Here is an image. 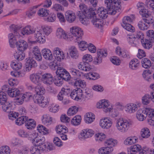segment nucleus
Listing matches in <instances>:
<instances>
[{
	"mask_svg": "<svg viewBox=\"0 0 154 154\" xmlns=\"http://www.w3.org/2000/svg\"><path fill=\"white\" fill-rule=\"evenodd\" d=\"M45 140V137L43 135H40L38 137L32 140V143L33 145L40 147L44 144Z\"/></svg>",
	"mask_w": 154,
	"mask_h": 154,
	"instance_id": "18",
	"label": "nucleus"
},
{
	"mask_svg": "<svg viewBox=\"0 0 154 154\" xmlns=\"http://www.w3.org/2000/svg\"><path fill=\"white\" fill-rule=\"evenodd\" d=\"M60 106L57 104L52 103L49 107V111L52 113H56L59 111Z\"/></svg>",
	"mask_w": 154,
	"mask_h": 154,
	"instance_id": "51",
	"label": "nucleus"
},
{
	"mask_svg": "<svg viewBox=\"0 0 154 154\" xmlns=\"http://www.w3.org/2000/svg\"><path fill=\"white\" fill-rule=\"evenodd\" d=\"M30 53L35 58L36 60L41 61L42 57L40 49L37 46L33 47L30 50Z\"/></svg>",
	"mask_w": 154,
	"mask_h": 154,
	"instance_id": "15",
	"label": "nucleus"
},
{
	"mask_svg": "<svg viewBox=\"0 0 154 154\" xmlns=\"http://www.w3.org/2000/svg\"><path fill=\"white\" fill-rule=\"evenodd\" d=\"M43 148V151L46 152L48 151H51L54 149V146L52 143L48 142L46 144H44L42 146Z\"/></svg>",
	"mask_w": 154,
	"mask_h": 154,
	"instance_id": "52",
	"label": "nucleus"
},
{
	"mask_svg": "<svg viewBox=\"0 0 154 154\" xmlns=\"http://www.w3.org/2000/svg\"><path fill=\"white\" fill-rule=\"evenodd\" d=\"M11 75L15 78H21L24 77L25 73L22 71H13L11 72Z\"/></svg>",
	"mask_w": 154,
	"mask_h": 154,
	"instance_id": "56",
	"label": "nucleus"
},
{
	"mask_svg": "<svg viewBox=\"0 0 154 154\" xmlns=\"http://www.w3.org/2000/svg\"><path fill=\"white\" fill-rule=\"evenodd\" d=\"M42 123L44 125H48L51 124L52 121V118L47 113L43 114L41 117Z\"/></svg>",
	"mask_w": 154,
	"mask_h": 154,
	"instance_id": "26",
	"label": "nucleus"
},
{
	"mask_svg": "<svg viewBox=\"0 0 154 154\" xmlns=\"http://www.w3.org/2000/svg\"><path fill=\"white\" fill-rule=\"evenodd\" d=\"M26 127L28 129H32L36 126V123L35 120L33 119L28 118L27 119L25 123Z\"/></svg>",
	"mask_w": 154,
	"mask_h": 154,
	"instance_id": "34",
	"label": "nucleus"
},
{
	"mask_svg": "<svg viewBox=\"0 0 154 154\" xmlns=\"http://www.w3.org/2000/svg\"><path fill=\"white\" fill-rule=\"evenodd\" d=\"M69 72L72 75L78 78H81L83 75L82 72L73 67H71L69 69Z\"/></svg>",
	"mask_w": 154,
	"mask_h": 154,
	"instance_id": "45",
	"label": "nucleus"
},
{
	"mask_svg": "<svg viewBox=\"0 0 154 154\" xmlns=\"http://www.w3.org/2000/svg\"><path fill=\"white\" fill-rule=\"evenodd\" d=\"M97 56L94 59V63L95 64H99L102 61L103 58L105 57V51L103 49H98L97 51Z\"/></svg>",
	"mask_w": 154,
	"mask_h": 154,
	"instance_id": "16",
	"label": "nucleus"
},
{
	"mask_svg": "<svg viewBox=\"0 0 154 154\" xmlns=\"http://www.w3.org/2000/svg\"><path fill=\"white\" fill-rule=\"evenodd\" d=\"M42 31L46 35H48L52 32V29L51 26H45L42 27Z\"/></svg>",
	"mask_w": 154,
	"mask_h": 154,
	"instance_id": "59",
	"label": "nucleus"
},
{
	"mask_svg": "<svg viewBox=\"0 0 154 154\" xmlns=\"http://www.w3.org/2000/svg\"><path fill=\"white\" fill-rule=\"evenodd\" d=\"M21 91L16 88H12L8 91V95L11 97H16L20 94Z\"/></svg>",
	"mask_w": 154,
	"mask_h": 154,
	"instance_id": "28",
	"label": "nucleus"
},
{
	"mask_svg": "<svg viewBox=\"0 0 154 154\" xmlns=\"http://www.w3.org/2000/svg\"><path fill=\"white\" fill-rule=\"evenodd\" d=\"M49 102L48 98L43 96L37 97L35 100V102L42 108L47 107L49 105Z\"/></svg>",
	"mask_w": 154,
	"mask_h": 154,
	"instance_id": "10",
	"label": "nucleus"
},
{
	"mask_svg": "<svg viewBox=\"0 0 154 154\" xmlns=\"http://www.w3.org/2000/svg\"><path fill=\"white\" fill-rule=\"evenodd\" d=\"M56 35L57 38L60 39L66 40L68 38L67 32L61 27H59L57 29Z\"/></svg>",
	"mask_w": 154,
	"mask_h": 154,
	"instance_id": "19",
	"label": "nucleus"
},
{
	"mask_svg": "<svg viewBox=\"0 0 154 154\" xmlns=\"http://www.w3.org/2000/svg\"><path fill=\"white\" fill-rule=\"evenodd\" d=\"M119 114L118 110L114 108L112 103L106 100V116L114 118L117 117Z\"/></svg>",
	"mask_w": 154,
	"mask_h": 154,
	"instance_id": "7",
	"label": "nucleus"
},
{
	"mask_svg": "<svg viewBox=\"0 0 154 154\" xmlns=\"http://www.w3.org/2000/svg\"><path fill=\"white\" fill-rule=\"evenodd\" d=\"M65 16L67 21L69 23H72L76 19V15L75 13L71 10H67L65 13Z\"/></svg>",
	"mask_w": 154,
	"mask_h": 154,
	"instance_id": "20",
	"label": "nucleus"
},
{
	"mask_svg": "<svg viewBox=\"0 0 154 154\" xmlns=\"http://www.w3.org/2000/svg\"><path fill=\"white\" fill-rule=\"evenodd\" d=\"M152 100V97L151 94H146L142 97V102L144 105L149 104Z\"/></svg>",
	"mask_w": 154,
	"mask_h": 154,
	"instance_id": "48",
	"label": "nucleus"
},
{
	"mask_svg": "<svg viewBox=\"0 0 154 154\" xmlns=\"http://www.w3.org/2000/svg\"><path fill=\"white\" fill-rule=\"evenodd\" d=\"M70 96L72 99L77 101L84 99L82 91L80 88H77L73 90L71 93Z\"/></svg>",
	"mask_w": 154,
	"mask_h": 154,
	"instance_id": "11",
	"label": "nucleus"
},
{
	"mask_svg": "<svg viewBox=\"0 0 154 154\" xmlns=\"http://www.w3.org/2000/svg\"><path fill=\"white\" fill-rule=\"evenodd\" d=\"M147 117L149 118V122L154 124V109L150 108L146 109V111Z\"/></svg>",
	"mask_w": 154,
	"mask_h": 154,
	"instance_id": "31",
	"label": "nucleus"
},
{
	"mask_svg": "<svg viewBox=\"0 0 154 154\" xmlns=\"http://www.w3.org/2000/svg\"><path fill=\"white\" fill-rule=\"evenodd\" d=\"M78 110V108L76 106H72L68 109L67 114L68 116H72L75 115Z\"/></svg>",
	"mask_w": 154,
	"mask_h": 154,
	"instance_id": "64",
	"label": "nucleus"
},
{
	"mask_svg": "<svg viewBox=\"0 0 154 154\" xmlns=\"http://www.w3.org/2000/svg\"><path fill=\"white\" fill-rule=\"evenodd\" d=\"M51 10L53 11L59 12L63 11L64 8L60 4L58 3L54 4L51 8Z\"/></svg>",
	"mask_w": 154,
	"mask_h": 154,
	"instance_id": "62",
	"label": "nucleus"
},
{
	"mask_svg": "<svg viewBox=\"0 0 154 154\" xmlns=\"http://www.w3.org/2000/svg\"><path fill=\"white\" fill-rule=\"evenodd\" d=\"M35 29L33 26L27 25L22 29L21 33L24 35L33 34L35 32Z\"/></svg>",
	"mask_w": 154,
	"mask_h": 154,
	"instance_id": "24",
	"label": "nucleus"
},
{
	"mask_svg": "<svg viewBox=\"0 0 154 154\" xmlns=\"http://www.w3.org/2000/svg\"><path fill=\"white\" fill-rule=\"evenodd\" d=\"M42 146L38 147L34 146H31L29 149L31 154H40L43 152Z\"/></svg>",
	"mask_w": 154,
	"mask_h": 154,
	"instance_id": "36",
	"label": "nucleus"
},
{
	"mask_svg": "<svg viewBox=\"0 0 154 154\" xmlns=\"http://www.w3.org/2000/svg\"><path fill=\"white\" fill-rule=\"evenodd\" d=\"M30 80L34 84L38 85L41 84V76L38 73H34L30 75Z\"/></svg>",
	"mask_w": 154,
	"mask_h": 154,
	"instance_id": "25",
	"label": "nucleus"
},
{
	"mask_svg": "<svg viewBox=\"0 0 154 154\" xmlns=\"http://www.w3.org/2000/svg\"><path fill=\"white\" fill-rule=\"evenodd\" d=\"M117 143V140L113 138L106 140V154L112 152L114 150L113 147L116 145Z\"/></svg>",
	"mask_w": 154,
	"mask_h": 154,
	"instance_id": "14",
	"label": "nucleus"
},
{
	"mask_svg": "<svg viewBox=\"0 0 154 154\" xmlns=\"http://www.w3.org/2000/svg\"><path fill=\"white\" fill-rule=\"evenodd\" d=\"M17 49L19 51H24L28 48V44L23 40H20L16 43Z\"/></svg>",
	"mask_w": 154,
	"mask_h": 154,
	"instance_id": "22",
	"label": "nucleus"
},
{
	"mask_svg": "<svg viewBox=\"0 0 154 154\" xmlns=\"http://www.w3.org/2000/svg\"><path fill=\"white\" fill-rule=\"evenodd\" d=\"M124 108L127 112L131 113L137 110L138 107L136 104L133 103H130L126 104L124 107Z\"/></svg>",
	"mask_w": 154,
	"mask_h": 154,
	"instance_id": "23",
	"label": "nucleus"
},
{
	"mask_svg": "<svg viewBox=\"0 0 154 154\" xmlns=\"http://www.w3.org/2000/svg\"><path fill=\"white\" fill-rule=\"evenodd\" d=\"M75 42L78 43V47L80 51H83L87 49L88 43L85 41L82 40V38Z\"/></svg>",
	"mask_w": 154,
	"mask_h": 154,
	"instance_id": "29",
	"label": "nucleus"
},
{
	"mask_svg": "<svg viewBox=\"0 0 154 154\" xmlns=\"http://www.w3.org/2000/svg\"><path fill=\"white\" fill-rule=\"evenodd\" d=\"M23 51L15 52L14 54V58L18 60H22L25 58V54Z\"/></svg>",
	"mask_w": 154,
	"mask_h": 154,
	"instance_id": "39",
	"label": "nucleus"
},
{
	"mask_svg": "<svg viewBox=\"0 0 154 154\" xmlns=\"http://www.w3.org/2000/svg\"><path fill=\"white\" fill-rule=\"evenodd\" d=\"M27 118L28 117L25 116H23L19 117L15 121V123L18 125H21L24 123H26Z\"/></svg>",
	"mask_w": 154,
	"mask_h": 154,
	"instance_id": "61",
	"label": "nucleus"
},
{
	"mask_svg": "<svg viewBox=\"0 0 154 154\" xmlns=\"http://www.w3.org/2000/svg\"><path fill=\"white\" fill-rule=\"evenodd\" d=\"M56 19V15L54 13H51L48 14V16L45 18V20L49 22L53 23L54 22Z\"/></svg>",
	"mask_w": 154,
	"mask_h": 154,
	"instance_id": "60",
	"label": "nucleus"
},
{
	"mask_svg": "<svg viewBox=\"0 0 154 154\" xmlns=\"http://www.w3.org/2000/svg\"><path fill=\"white\" fill-rule=\"evenodd\" d=\"M95 138L97 142L100 143L105 140L106 135L103 133L100 132L95 134Z\"/></svg>",
	"mask_w": 154,
	"mask_h": 154,
	"instance_id": "47",
	"label": "nucleus"
},
{
	"mask_svg": "<svg viewBox=\"0 0 154 154\" xmlns=\"http://www.w3.org/2000/svg\"><path fill=\"white\" fill-rule=\"evenodd\" d=\"M130 150L133 152H139V154H146L149 150V149L146 146H144L141 148V146L136 144L131 146L130 147Z\"/></svg>",
	"mask_w": 154,
	"mask_h": 154,
	"instance_id": "12",
	"label": "nucleus"
},
{
	"mask_svg": "<svg viewBox=\"0 0 154 154\" xmlns=\"http://www.w3.org/2000/svg\"><path fill=\"white\" fill-rule=\"evenodd\" d=\"M53 53L55 59L57 61L60 62L63 60L65 57V54L62 50L59 48H54Z\"/></svg>",
	"mask_w": 154,
	"mask_h": 154,
	"instance_id": "13",
	"label": "nucleus"
},
{
	"mask_svg": "<svg viewBox=\"0 0 154 154\" xmlns=\"http://www.w3.org/2000/svg\"><path fill=\"white\" fill-rule=\"evenodd\" d=\"M70 32L73 37H76L75 41L81 39L83 35V31L81 28L77 26L70 28Z\"/></svg>",
	"mask_w": 154,
	"mask_h": 154,
	"instance_id": "9",
	"label": "nucleus"
},
{
	"mask_svg": "<svg viewBox=\"0 0 154 154\" xmlns=\"http://www.w3.org/2000/svg\"><path fill=\"white\" fill-rule=\"evenodd\" d=\"M139 62L137 59H134L131 61L129 64V67L133 70H136L139 67Z\"/></svg>",
	"mask_w": 154,
	"mask_h": 154,
	"instance_id": "37",
	"label": "nucleus"
},
{
	"mask_svg": "<svg viewBox=\"0 0 154 154\" xmlns=\"http://www.w3.org/2000/svg\"><path fill=\"white\" fill-rule=\"evenodd\" d=\"M57 15L60 23L62 25H64L66 22V19L63 14L61 12H57Z\"/></svg>",
	"mask_w": 154,
	"mask_h": 154,
	"instance_id": "63",
	"label": "nucleus"
},
{
	"mask_svg": "<svg viewBox=\"0 0 154 154\" xmlns=\"http://www.w3.org/2000/svg\"><path fill=\"white\" fill-rule=\"evenodd\" d=\"M152 40L150 39H144L141 41V43L143 46L145 48L149 49L152 46Z\"/></svg>",
	"mask_w": 154,
	"mask_h": 154,
	"instance_id": "41",
	"label": "nucleus"
},
{
	"mask_svg": "<svg viewBox=\"0 0 154 154\" xmlns=\"http://www.w3.org/2000/svg\"><path fill=\"white\" fill-rule=\"evenodd\" d=\"M142 66L145 68H148L151 65V63L150 60L147 58L142 59L141 62Z\"/></svg>",
	"mask_w": 154,
	"mask_h": 154,
	"instance_id": "57",
	"label": "nucleus"
},
{
	"mask_svg": "<svg viewBox=\"0 0 154 154\" xmlns=\"http://www.w3.org/2000/svg\"><path fill=\"white\" fill-rule=\"evenodd\" d=\"M38 6H35L31 8L30 9L27 11L26 12V16L28 18L31 19L35 15L36 12V8Z\"/></svg>",
	"mask_w": 154,
	"mask_h": 154,
	"instance_id": "40",
	"label": "nucleus"
},
{
	"mask_svg": "<svg viewBox=\"0 0 154 154\" xmlns=\"http://www.w3.org/2000/svg\"><path fill=\"white\" fill-rule=\"evenodd\" d=\"M81 120L82 118L80 116H76L71 120V123L73 125L77 126L80 124Z\"/></svg>",
	"mask_w": 154,
	"mask_h": 154,
	"instance_id": "54",
	"label": "nucleus"
},
{
	"mask_svg": "<svg viewBox=\"0 0 154 154\" xmlns=\"http://www.w3.org/2000/svg\"><path fill=\"white\" fill-rule=\"evenodd\" d=\"M106 9L104 7H101L99 8L97 11V14L102 19H105L106 15Z\"/></svg>",
	"mask_w": 154,
	"mask_h": 154,
	"instance_id": "55",
	"label": "nucleus"
},
{
	"mask_svg": "<svg viewBox=\"0 0 154 154\" xmlns=\"http://www.w3.org/2000/svg\"><path fill=\"white\" fill-rule=\"evenodd\" d=\"M56 131L59 134L62 133H66L68 132L67 128L64 125H59L56 126Z\"/></svg>",
	"mask_w": 154,
	"mask_h": 154,
	"instance_id": "44",
	"label": "nucleus"
},
{
	"mask_svg": "<svg viewBox=\"0 0 154 154\" xmlns=\"http://www.w3.org/2000/svg\"><path fill=\"white\" fill-rule=\"evenodd\" d=\"M121 2L120 0H106V13L115 15L121 10Z\"/></svg>",
	"mask_w": 154,
	"mask_h": 154,
	"instance_id": "2",
	"label": "nucleus"
},
{
	"mask_svg": "<svg viewBox=\"0 0 154 154\" xmlns=\"http://www.w3.org/2000/svg\"><path fill=\"white\" fill-rule=\"evenodd\" d=\"M12 30L14 32V34L10 33L8 35V39L10 46L12 48L15 47V44L17 42L16 37L19 38L20 37V34L18 31L19 27L18 26L15 25H12L11 26Z\"/></svg>",
	"mask_w": 154,
	"mask_h": 154,
	"instance_id": "5",
	"label": "nucleus"
},
{
	"mask_svg": "<svg viewBox=\"0 0 154 154\" xmlns=\"http://www.w3.org/2000/svg\"><path fill=\"white\" fill-rule=\"evenodd\" d=\"M11 68L14 70L18 71L22 68L23 65L20 62L15 61L11 62Z\"/></svg>",
	"mask_w": 154,
	"mask_h": 154,
	"instance_id": "42",
	"label": "nucleus"
},
{
	"mask_svg": "<svg viewBox=\"0 0 154 154\" xmlns=\"http://www.w3.org/2000/svg\"><path fill=\"white\" fill-rule=\"evenodd\" d=\"M131 125V121L120 118L116 120L115 126L119 131L125 133L129 130Z\"/></svg>",
	"mask_w": 154,
	"mask_h": 154,
	"instance_id": "3",
	"label": "nucleus"
},
{
	"mask_svg": "<svg viewBox=\"0 0 154 154\" xmlns=\"http://www.w3.org/2000/svg\"><path fill=\"white\" fill-rule=\"evenodd\" d=\"M69 55L71 57L74 59H77L79 56V52L77 48L74 46H72L69 49Z\"/></svg>",
	"mask_w": 154,
	"mask_h": 154,
	"instance_id": "35",
	"label": "nucleus"
},
{
	"mask_svg": "<svg viewBox=\"0 0 154 154\" xmlns=\"http://www.w3.org/2000/svg\"><path fill=\"white\" fill-rule=\"evenodd\" d=\"M145 111L146 109L143 110L141 109H139L137 111V112L136 117L139 121H142L147 116Z\"/></svg>",
	"mask_w": 154,
	"mask_h": 154,
	"instance_id": "33",
	"label": "nucleus"
},
{
	"mask_svg": "<svg viewBox=\"0 0 154 154\" xmlns=\"http://www.w3.org/2000/svg\"><path fill=\"white\" fill-rule=\"evenodd\" d=\"M35 38L36 41H29V42L32 44L38 42L41 44L44 43L46 42V39L44 33L42 30H37L35 34Z\"/></svg>",
	"mask_w": 154,
	"mask_h": 154,
	"instance_id": "8",
	"label": "nucleus"
},
{
	"mask_svg": "<svg viewBox=\"0 0 154 154\" xmlns=\"http://www.w3.org/2000/svg\"><path fill=\"white\" fill-rule=\"evenodd\" d=\"M11 150L8 146L4 145L0 147V154H10Z\"/></svg>",
	"mask_w": 154,
	"mask_h": 154,
	"instance_id": "58",
	"label": "nucleus"
},
{
	"mask_svg": "<svg viewBox=\"0 0 154 154\" xmlns=\"http://www.w3.org/2000/svg\"><path fill=\"white\" fill-rule=\"evenodd\" d=\"M128 42L130 44L133 46H135L137 43V40L135 36L132 35H128L127 36Z\"/></svg>",
	"mask_w": 154,
	"mask_h": 154,
	"instance_id": "50",
	"label": "nucleus"
},
{
	"mask_svg": "<svg viewBox=\"0 0 154 154\" xmlns=\"http://www.w3.org/2000/svg\"><path fill=\"white\" fill-rule=\"evenodd\" d=\"M94 131L90 128H86L82 130L78 135L79 139L82 141L91 137L94 134Z\"/></svg>",
	"mask_w": 154,
	"mask_h": 154,
	"instance_id": "6",
	"label": "nucleus"
},
{
	"mask_svg": "<svg viewBox=\"0 0 154 154\" xmlns=\"http://www.w3.org/2000/svg\"><path fill=\"white\" fill-rule=\"evenodd\" d=\"M74 86L79 87L81 88H84L86 86V82L84 80L80 79H76L73 83Z\"/></svg>",
	"mask_w": 154,
	"mask_h": 154,
	"instance_id": "49",
	"label": "nucleus"
},
{
	"mask_svg": "<svg viewBox=\"0 0 154 154\" xmlns=\"http://www.w3.org/2000/svg\"><path fill=\"white\" fill-rule=\"evenodd\" d=\"M95 119V115L92 112H89L86 114L84 117V121L86 124H91Z\"/></svg>",
	"mask_w": 154,
	"mask_h": 154,
	"instance_id": "30",
	"label": "nucleus"
},
{
	"mask_svg": "<svg viewBox=\"0 0 154 154\" xmlns=\"http://www.w3.org/2000/svg\"><path fill=\"white\" fill-rule=\"evenodd\" d=\"M141 137L143 138H147L150 136V132L149 129L147 128H143L140 131Z\"/></svg>",
	"mask_w": 154,
	"mask_h": 154,
	"instance_id": "53",
	"label": "nucleus"
},
{
	"mask_svg": "<svg viewBox=\"0 0 154 154\" xmlns=\"http://www.w3.org/2000/svg\"><path fill=\"white\" fill-rule=\"evenodd\" d=\"M35 91L37 95L38 96H42L45 93V89L40 84L37 85L35 88Z\"/></svg>",
	"mask_w": 154,
	"mask_h": 154,
	"instance_id": "38",
	"label": "nucleus"
},
{
	"mask_svg": "<svg viewBox=\"0 0 154 154\" xmlns=\"http://www.w3.org/2000/svg\"><path fill=\"white\" fill-rule=\"evenodd\" d=\"M78 69L84 72L90 71L91 69V67L88 63L85 62L79 63L78 65Z\"/></svg>",
	"mask_w": 154,
	"mask_h": 154,
	"instance_id": "27",
	"label": "nucleus"
},
{
	"mask_svg": "<svg viewBox=\"0 0 154 154\" xmlns=\"http://www.w3.org/2000/svg\"><path fill=\"white\" fill-rule=\"evenodd\" d=\"M79 8L80 11L78 12V15L82 24L87 25L90 19L95 27L97 28L101 27L102 23L100 20L96 18L95 11L92 8L88 9L87 6L83 4H80Z\"/></svg>",
	"mask_w": 154,
	"mask_h": 154,
	"instance_id": "1",
	"label": "nucleus"
},
{
	"mask_svg": "<svg viewBox=\"0 0 154 154\" xmlns=\"http://www.w3.org/2000/svg\"><path fill=\"white\" fill-rule=\"evenodd\" d=\"M37 130L39 133L47 135L50 133V130L44 125L39 124L37 127Z\"/></svg>",
	"mask_w": 154,
	"mask_h": 154,
	"instance_id": "32",
	"label": "nucleus"
},
{
	"mask_svg": "<svg viewBox=\"0 0 154 154\" xmlns=\"http://www.w3.org/2000/svg\"><path fill=\"white\" fill-rule=\"evenodd\" d=\"M6 94L0 91V106L2 105L3 111L8 112L12 109L13 103L12 101H8Z\"/></svg>",
	"mask_w": 154,
	"mask_h": 154,
	"instance_id": "4",
	"label": "nucleus"
},
{
	"mask_svg": "<svg viewBox=\"0 0 154 154\" xmlns=\"http://www.w3.org/2000/svg\"><path fill=\"white\" fill-rule=\"evenodd\" d=\"M42 79L44 84L50 85L53 84L54 79L52 75L50 73H45L42 76Z\"/></svg>",
	"mask_w": 154,
	"mask_h": 154,
	"instance_id": "17",
	"label": "nucleus"
},
{
	"mask_svg": "<svg viewBox=\"0 0 154 154\" xmlns=\"http://www.w3.org/2000/svg\"><path fill=\"white\" fill-rule=\"evenodd\" d=\"M138 139L135 136L128 137L124 141V143L125 145H130L136 143Z\"/></svg>",
	"mask_w": 154,
	"mask_h": 154,
	"instance_id": "46",
	"label": "nucleus"
},
{
	"mask_svg": "<svg viewBox=\"0 0 154 154\" xmlns=\"http://www.w3.org/2000/svg\"><path fill=\"white\" fill-rule=\"evenodd\" d=\"M41 53L44 58L47 60H51L53 58L52 51L48 48H43L41 51Z\"/></svg>",
	"mask_w": 154,
	"mask_h": 154,
	"instance_id": "21",
	"label": "nucleus"
},
{
	"mask_svg": "<svg viewBox=\"0 0 154 154\" xmlns=\"http://www.w3.org/2000/svg\"><path fill=\"white\" fill-rule=\"evenodd\" d=\"M23 144L22 140L17 138L13 139L11 142V145L13 147H19Z\"/></svg>",
	"mask_w": 154,
	"mask_h": 154,
	"instance_id": "43",
	"label": "nucleus"
}]
</instances>
